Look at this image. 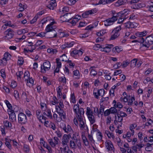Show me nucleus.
Instances as JSON below:
<instances>
[{
	"label": "nucleus",
	"instance_id": "de8ad7c7",
	"mask_svg": "<svg viewBox=\"0 0 153 153\" xmlns=\"http://www.w3.org/2000/svg\"><path fill=\"white\" fill-rule=\"evenodd\" d=\"M78 51L76 50H74L71 53V55L73 57H74L75 55L78 54Z\"/></svg>",
	"mask_w": 153,
	"mask_h": 153
},
{
	"label": "nucleus",
	"instance_id": "7c9ffc66",
	"mask_svg": "<svg viewBox=\"0 0 153 153\" xmlns=\"http://www.w3.org/2000/svg\"><path fill=\"white\" fill-rule=\"evenodd\" d=\"M5 141H6L5 145L9 149H10L11 147V145L10 143L9 142V140H8L7 138L5 139Z\"/></svg>",
	"mask_w": 153,
	"mask_h": 153
},
{
	"label": "nucleus",
	"instance_id": "a211bd4d",
	"mask_svg": "<svg viewBox=\"0 0 153 153\" xmlns=\"http://www.w3.org/2000/svg\"><path fill=\"white\" fill-rule=\"evenodd\" d=\"M94 91H96L98 93L97 94L99 96L102 97L104 94L105 91L103 89L98 90L97 89H94Z\"/></svg>",
	"mask_w": 153,
	"mask_h": 153
},
{
	"label": "nucleus",
	"instance_id": "37998d69",
	"mask_svg": "<svg viewBox=\"0 0 153 153\" xmlns=\"http://www.w3.org/2000/svg\"><path fill=\"white\" fill-rule=\"evenodd\" d=\"M121 63L118 62L117 64H114V68L116 69H118L121 66Z\"/></svg>",
	"mask_w": 153,
	"mask_h": 153
},
{
	"label": "nucleus",
	"instance_id": "aec40b11",
	"mask_svg": "<svg viewBox=\"0 0 153 153\" xmlns=\"http://www.w3.org/2000/svg\"><path fill=\"white\" fill-rule=\"evenodd\" d=\"M131 66L132 67L136 66L137 63V60L136 59H134L131 60Z\"/></svg>",
	"mask_w": 153,
	"mask_h": 153
},
{
	"label": "nucleus",
	"instance_id": "e2e57ef3",
	"mask_svg": "<svg viewBox=\"0 0 153 153\" xmlns=\"http://www.w3.org/2000/svg\"><path fill=\"white\" fill-rule=\"evenodd\" d=\"M10 110L11 111H12V112H17L19 111V108L17 106H15V107L14 108L13 107V110H12V109H11V110Z\"/></svg>",
	"mask_w": 153,
	"mask_h": 153
},
{
	"label": "nucleus",
	"instance_id": "a18cd8bd",
	"mask_svg": "<svg viewBox=\"0 0 153 153\" xmlns=\"http://www.w3.org/2000/svg\"><path fill=\"white\" fill-rule=\"evenodd\" d=\"M59 115L60 116L62 117L64 119H65V112H59V111L57 112Z\"/></svg>",
	"mask_w": 153,
	"mask_h": 153
},
{
	"label": "nucleus",
	"instance_id": "412c9836",
	"mask_svg": "<svg viewBox=\"0 0 153 153\" xmlns=\"http://www.w3.org/2000/svg\"><path fill=\"white\" fill-rule=\"evenodd\" d=\"M69 147L68 146H63V148L60 147V149L61 153H67V148H68Z\"/></svg>",
	"mask_w": 153,
	"mask_h": 153
},
{
	"label": "nucleus",
	"instance_id": "f8f14e48",
	"mask_svg": "<svg viewBox=\"0 0 153 153\" xmlns=\"http://www.w3.org/2000/svg\"><path fill=\"white\" fill-rule=\"evenodd\" d=\"M127 1V0H119L115 3V5L116 6L119 7L125 4Z\"/></svg>",
	"mask_w": 153,
	"mask_h": 153
},
{
	"label": "nucleus",
	"instance_id": "13d9d810",
	"mask_svg": "<svg viewBox=\"0 0 153 153\" xmlns=\"http://www.w3.org/2000/svg\"><path fill=\"white\" fill-rule=\"evenodd\" d=\"M10 55L8 53H4V57L3 58H5L6 59H7L8 60V58H10Z\"/></svg>",
	"mask_w": 153,
	"mask_h": 153
},
{
	"label": "nucleus",
	"instance_id": "ea45409f",
	"mask_svg": "<svg viewBox=\"0 0 153 153\" xmlns=\"http://www.w3.org/2000/svg\"><path fill=\"white\" fill-rule=\"evenodd\" d=\"M38 15H36L35 17L33 18V19L30 21V23L31 24L34 23L37 21V19L38 18Z\"/></svg>",
	"mask_w": 153,
	"mask_h": 153
},
{
	"label": "nucleus",
	"instance_id": "bf43d9fd",
	"mask_svg": "<svg viewBox=\"0 0 153 153\" xmlns=\"http://www.w3.org/2000/svg\"><path fill=\"white\" fill-rule=\"evenodd\" d=\"M147 8L151 12H153V5L151 4L150 6L148 5L147 7Z\"/></svg>",
	"mask_w": 153,
	"mask_h": 153
},
{
	"label": "nucleus",
	"instance_id": "603ef678",
	"mask_svg": "<svg viewBox=\"0 0 153 153\" xmlns=\"http://www.w3.org/2000/svg\"><path fill=\"white\" fill-rule=\"evenodd\" d=\"M41 111L39 110L37 111H36V115L37 117L38 118L39 120H41V117H42V116L40 114Z\"/></svg>",
	"mask_w": 153,
	"mask_h": 153
},
{
	"label": "nucleus",
	"instance_id": "7ed1b4c3",
	"mask_svg": "<svg viewBox=\"0 0 153 153\" xmlns=\"http://www.w3.org/2000/svg\"><path fill=\"white\" fill-rule=\"evenodd\" d=\"M54 26H51L50 25H48L47 26L45 29L46 33L51 32V33L53 34V35H51L49 36V38L56 37L57 36L56 32L54 30V28L53 27Z\"/></svg>",
	"mask_w": 153,
	"mask_h": 153
},
{
	"label": "nucleus",
	"instance_id": "f03ea898",
	"mask_svg": "<svg viewBox=\"0 0 153 153\" xmlns=\"http://www.w3.org/2000/svg\"><path fill=\"white\" fill-rule=\"evenodd\" d=\"M79 105L77 104L74 105L73 107L74 112L75 113L76 117L77 119L82 118L84 115V111L82 108H79Z\"/></svg>",
	"mask_w": 153,
	"mask_h": 153
},
{
	"label": "nucleus",
	"instance_id": "423d86ee",
	"mask_svg": "<svg viewBox=\"0 0 153 153\" xmlns=\"http://www.w3.org/2000/svg\"><path fill=\"white\" fill-rule=\"evenodd\" d=\"M50 67V62L49 61H46L45 62L43 63V65H41V72L43 73H45L46 71L49 70Z\"/></svg>",
	"mask_w": 153,
	"mask_h": 153
},
{
	"label": "nucleus",
	"instance_id": "cd10ccee",
	"mask_svg": "<svg viewBox=\"0 0 153 153\" xmlns=\"http://www.w3.org/2000/svg\"><path fill=\"white\" fill-rule=\"evenodd\" d=\"M104 107L103 105H101L99 109V111H98V114H103L104 112Z\"/></svg>",
	"mask_w": 153,
	"mask_h": 153
},
{
	"label": "nucleus",
	"instance_id": "4d7b16f0",
	"mask_svg": "<svg viewBox=\"0 0 153 153\" xmlns=\"http://www.w3.org/2000/svg\"><path fill=\"white\" fill-rule=\"evenodd\" d=\"M74 141H75V143H76L78 147L79 146V145L81 146V143L80 140L76 139V140Z\"/></svg>",
	"mask_w": 153,
	"mask_h": 153
},
{
	"label": "nucleus",
	"instance_id": "9d476101",
	"mask_svg": "<svg viewBox=\"0 0 153 153\" xmlns=\"http://www.w3.org/2000/svg\"><path fill=\"white\" fill-rule=\"evenodd\" d=\"M56 5L57 4L56 0H52L50 1L49 4L47 6V7L50 9L53 10Z\"/></svg>",
	"mask_w": 153,
	"mask_h": 153
},
{
	"label": "nucleus",
	"instance_id": "9b49d317",
	"mask_svg": "<svg viewBox=\"0 0 153 153\" xmlns=\"http://www.w3.org/2000/svg\"><path fill=\"white\" fill-rule=\"evenodd\" d=\"M106 147L107 149L109 150H114V148L112 143L111 141L107 142L106 144Z\"/></svg>",
	"mask_w": 153,
	"mask_h": 153
},
{
	"label": "nucleus",
	"instance_id": "6e6d98bb",
	"mask_svg": "<svg viewBox=\"0 0 153 153\" xmlns=\"http://www.w3.org/2000/svg\"><path fill=\"white\" fill-rule=\"evenodd\" d=\"M97 74V72L94 69H91L90 72V74L95 76Z\"/></svg>",
	"mask_w": 153,
	"mask_h": 153
},
{
	"label": "nucleus",
	"instance_id": "a19ab883",
	"mask_svg": "<svg viewBox=\"0 0 153 153\" xmlns=\"http://www.w3.org/2000/svg\"><path fill=\"white\" fill-rule=\"evenodd\" d=\"M59 80L60 82H63L65 84H66V79L65 77H60L59 78Z\"/></svg>",
	"mask_w": 153,
	"mask_h": 153
},
{
	"label": "nucleus",
	"instance_id": "3c124183",
	"mask_svg": "<svg viewBox=\"0 0 153 153\" xmlns=\"http://www.w3.org/2000/svg\"><path fill=\"white\" fill-rule=\"evenodd\" d=\"M89 12L88 11H86L83 13L82 14V17L84 18H86L88 17V16L89 14Z\"/></svg>",
	"mask_w": 153,
	"mask_h": 153
},
{
	"label": "nucleus",
	"instance_id": "2eb2a0df",
	"mask_svg": "<svg viewBox=\"0 0 153 153\" xmlns=\"http://www.w3.org/2000/svg\"><path fill=\"white\" fill-rule=\"evenodd\" d=\"M77 119L80 122V127L82 129L85 127V125L83 120V118L80 117V118Z\"/></svg>",
	"mask_w": 153,
	"mask_h": 153
},
{
	"label": "nucleus",
	"instance_id": "b1692460",
	"mask_svg": "<svg viewBox=\"0 0 153 153\" xmlns=\"http://www.w3.org/2000/svg\"><path fill=\"white\" fill-rule=\"evenodd\" d=\"M48 141L52 147L54 148L55 147L56 144H55L54 142L53 139H49L48 140Z\"/></svg>",
	"mask_w": 153,
	"mask_h": 153
},
{
	"label": "nucleus",
	"instance_id": "58836bf2",
	"mask_svg": "<svg viewBox=\"0 0 153 153\" xmlns=\"http://www.w3.org/2000/svg\"><path fill=\"white\" fill-rule=\"evenodd\" d=\"M137 40L138 42L143 43V44L145 42V40L143 37H139Z\"/></svg>",
	"mask_w": 153,
	"mask_h": 153
},
{
	"label": "nucleus",
	"instance_id": "473e14b6",
	"mask_svg": "<svg viewBox=\"0 0 153 153\" xmlns=\"http://www.w3.org/2000/svg\"><path fill=\"white\" fill-rule=\"evenodd\" d=\"M7 60L8 59H6L5 58H3L2 59H0V61L2 63V64L3 65H5L6 64Z\"/></svg>",
	"mask_w": 153,
	"mask_h": 153
},
{
	"label": "nucleus",
	"instance_id": "c756f323",
	"mask_svg": "<svg viewBox=\"0 0 153 153\" xmlns=\"http://www.w3.org/2000/svg\"><path fill=\"white\" fill-rule=\"evenodd\" d=\"M5 102L8 109L11 110V109H12V107L9 102L8 100H6L5 101Z\"/></svg>",
	"mask_w": 153,
	"mask_h": 153
},
{
	"label": "nucleus",
	"instance_id": "c9c22d12",
	"mask_svg": "<svg viewBox=\"0 0 153 153\" xmlns=\"http://www.w3.org/2000/svg\"><path fill=\"white\" fill-rule=\"evenodd\" d=\"M59 58H57L56 59V63L57 64L56 67L60 68L61 67L62 64L61 62L59 61Z\"/></svg>",
	"mask_w": 153,
	"mask_h": 153
},
{
	"label": "nucleus",
	"instance_id": "20e7f679",
	"mask_svg": "<svg viewBox=\"0 0 153 153\" xmlns=\"http://www.w3.org/2000/svg\"><path fill=\"white\" fill-rule=\"evenodd\" d=\"M153 44V35H152L146 37L145 39V42L143 46L147 48L149 47L150 45Z\"/></svg>",
	"mask_w": 153,
	"mask_h": 153
},
{
	"label": "nucleus",
	"instance_id": "338daca9",
	"mask_svg": "<svg viewBox=\"0 0 153 153\" xmlns=\"http://www.w3.org/2000/svg\"><path fill=\"white\" fill-rule=\"evenodd\" d=\"M19 6L20 7L19 8V9H20L19 11L20 12H22V11H23V10H24V5L23 7H22V4L21 3H20V4H19Z\"/></svg>",
	"mask_w": 153,
	"mask_h": 153
},
{
	"label": "nucleus",
	"instance_id": "5fc2aeb1",
	"mask_svg": "<svg viewBox=\"0 0 153 153\" xmlns=\"http://www.w3.org/2000/svg\"><path fill=\"white\" fill-rule=\"evenodd\" d=\"M47 33L46 32H41L40 33H38L36 35V36H39L41 37H44L45 36V34Z\"/></svg>",
	"mask_w": 153,
	"mask_h": 153
},
{
	"label": "nucleus",
	"instance_id": "bb28decb",
	"mask_svg": "<svg viewBox=\"0 0 153 153\" xmlns=\"http://www.w3.org/2000/svg\"><path fill=\"white\" fill-rule=\"evenodd\" d=\"M102 47L100 44H96L94 45L93 47V49L95 50H98L99 48H102Z\"/></svg>",
	"mask_w": 153,
	"mask_h": 153
},
{
	"label": "nucleus",
	"instance_id": "a878e982",
	"mask_svg": "<svg viewBox=\"0 0 153 153\" xmlns=\"http://www.w3.org/2000/svg\"><path fill=\"white\" fill-rule=\"evenodd\" d=\"M70 147L72 148H76V145L75 143L74 140H71L70 142Z\"/></svg>",
	"mask_w": 153,
	"mask_h": 153
},
{
	"label": "nucleus",
	"instance_id": "39448f33",
	"mask_svg": "<svg viewBox=\"0 0 153 153\" xmlns=\"http://www.w3.org/2000/svg\"><path fill=\"white\" fill-rule=\"evenodd\" d=\"M18 123L22 124H25L27 122L26 116L23 113H19L18 115Z\"/></svg>",
	"mask_w": 153,
	"mask_h": 153
},
{
	"label": "nucleus",
	"instance_id": "f3484780",
	"mask_svg": "<svg viewBox=\"0 0 153 153\" xmlns=\"http://www.w3.org/2000/svg\"><path fill=\"white\" fill-rule=\"evenodd\" d=\"M88 117L90 122V123L91 124H93L95 122V120L94 117L93 115L88 116Z\"/></svg>",
	"mask_w": 153,
	"mask_h": 153
},
{
	"label": "nucleus",
	"instance_id": "09e8293b",
	"mask_svg": "<svg viewBox=\"0 0 153 153\" xmlns=\"http://www.w3.org/2000/svg\"><path fill=\"white\" fill-rule=\"evenodd\" d=\"M24 149L25 152H28L29 149V146L26 144H24Z\"/></svg>",
	"mask_w": 153,
	"mask_h": 153
},
{
	"label": "nucleus",
	"instance_id": "6e6552de",
	"mask_svg": "<svg viewBox=\"0 0 153 153\" xmlns=\"http://www.w3.org/2000/svg\"><path fill=\"white\" fill-rule=\"evenodd\" d=\"M13 31L10 29H8L6 31L4 32V34L6 35L5 37L9 39L12 38L13 36V34L12 33Z\"/></svg>",
	"mask_w": 153,
	"mask_h": 153
},
{
	"label": "nucleus",
	"instance_id": "6ab92c4d",
	"mask_svg": "<svg viewBox=\"0 0 153 153\" xmlns=\"http://www.w3.org/2000/svg\"><path fill=\"white\" fill-rule=\"evenodd\" d=\"M86 109L87 111L86 114L87 115V117L93 115V112L89 107H87Z\"/></svg>",
	"mask_w": 153,
	"mask_h": 153
},
{
	"label": "nucleus",
	"instance_id": "052dcab7",
	"mask_svg": "<svg viewBox=\"0 0 153 153\" xmlns=\"http://www.w3.org/2000/svg\"><path fill=\"white\" fill-rule=\"evenodd\" d=\"M122 72V71L121 70H117L115 71L114 73V75L116 76L119 74H121Z\"/></svg>",
	"mask_w": 153,
	"mask_h": 153
},
{
	"label": "nucleus",
	"instance_id": "49530a36",
	"mask_svg": "<svg viewBox=\"0 0 153 153\" xmlns=\"http://www.w3.org/2000/svg\"><path fill=\"white\" fill-rule=\"evenodd\" d=\"M89 12L88 13L89 14H93L96 13L97 12V10L95 9H92L88 11Z\"/></svg>",
	"mask_w": 153,
	"mask_h": 153
},
{
	"label": "nucleus",
	"instance_id": "72a5a7b5",
	"mask_svg": "<svg viewBox=\"0 0 153 153\" xmlns=\"http://www.w3.org/2000/svg\"><path fill=\"white\" fill-rule=\"evenodd\" d=\"M4 126L6 127H9L11 126V124L7 120L4 121Z\"/></svg>",
	"mask_w": 153,
	"mask_h": 153
},
{
	"label": "nucleus",
	"instance_id": "69168bd1",
	"mask_svg": "<svg viewBox=\"0 0 153 153\" xmlns=\"http://www.w3.org/2000/svg\"><path fill=\"white\" fill-rule=\"evenodd\" d=\"M61 86L58 87V90L57 91V94L59 96H61L62 95V93L61 91Z\"/></svg>",
	"mask_w": 153,
	"mask_h": 153
},
{
	"label": "nucleus",
	"instance_id": "2f4dec72",
	"mask_svg": "<svg viewBox=\"0 0 153 153\" xmlns=\"http://www.w3.org/2000/svg\"><path fill=\"white\" fill-rule=\"evenodd\" d=\"M122 50L121 48H119L118 46H116L113 48V51L118 53L120 52Z\"/></svg>",
	"mask_w": 153,
	"mask_h": 153
},
{
	"label": "nucleus",
	"instance_id": "dca6fc26",
	"mask_svg": "<svg viewBox=\"0 0 153 153\" xmlns=\"http://www.w3.org/2000/svg\"><path fill=\"white\" fill-rule=\"evenodd\" d=\"M125 27L128 28H134V25L132 22H129L125 23Z\"/></svg>",
	"mask_w": 153,
	"mask_h": 153
},
{
	"label": "nucleus",
	"instance_id": "4468645a",
	"mask_svg": "<svg viewBox=\"0 0 153 153\" xmlns=\"http://www.w3.org/2000/svg\"><path fill=\"white\" fill-rule=\"evenodd\" d=\"M147 34V32L146 31L138 32L136 33L135 35L137 37H143L145 36Z\"/></svg>",
	"mask_w": 153,
	"mask_h": 153
},
{
	"label": "nucleus",
	"instance_id": "c85d7f7f",
	"mask_svg": "<svg viewBox=\"0 0 153 153\" xmlns=\"http://www.w3.org/2000/svg\"><path fill=\"white\" fill-rule=\"evenodd\" d=\"M115 108H121L123 107V105L120 102H118L117 104H114V105Z\"/></svg>",
	"mask_w": 153,
	"mask_h": 153
},
{
	"label": "nucleus",
	"instance_id": "0e129e2a",
	"mask_svg": "<svg viewBox=\"0 0 153 153\" xmlns=\"http://www.w3.org/2000/svg\"><path fill=\"white\" fill-rule=\"evenodd\" d=\"M53 140L54 142L55 143V144L57 145L58 144V141L59 139L57 137H54L53 138Z\"/></svg>",
	"mask_w": 153,
	"mask_h": 153
},
{
	"label": "nucleus",
	"instance_id": "f704fd0d",
	"mask_svg": "<svg viewBox=\"0 0 153 153\" xmlns=\"http://www.w3.org/2000/svg\"><path fill=\"white\" fill-rule=\"evenodd\" d=\"M82 139H83V142H84L85 145L86 146H88L89 144V143H88V142L86 137L85 136H83L82 137Z\"/></svg>",
	"mask_w": 153,
	"mask_h": 153
},
{
	"label": "nucleus",
	"instance_id": "4c0bfd02",
	"mask_svg": "<svg viewBox=\"0 0 153 153\" xmlns=\"http://www.w3.org/2000/svg\"><path fill=\"white\" fill-rule=\"evenodd\" d=\"M45 148H46L48 150V151L50 153H52V151L51 148L50 146H48L47 143L44 146Z\"/></svg>",
	"mask_w": 153,
	"mask_h": 153
},
{
	"label": "nucleus",
	"instance_id": "f257e3e1",
	"mask_svg": "<svg viewBox=\"0 0 153 153\" xmlns=\"http://www.w3.org/2000/svg\"><path fill=\"white\" fill-rule=\"evenodd\" d=\"M128 14V13H127L126 12L124 13H122V12H119L116 15H114L111 18L108 19L104 21L103 22L104 25L106 26H108L113 25V23L117 19V17H118V16H121L123 18L124 20H125L128 17V16H126V15Z\"/></svg>",
	"mask_w": 153,
	"mask_h": 153
},
{
	"label": "nucleus",
	"instance_id": "c03bdc74",
	"mask_svg": "<svg viewBox=\"0 0 153 153\" xmlns=\"http://www.w3.org/2000/svg\"><path fill=\"white\" fill-rule=\"evenodd\" d=\"M98 133L99 134L97 135V139L99 141L102 140V133L100 132H98Z\"/></svg>",
	"mask_w": 153,
	"mask_h": 153
},
{
	"label": "nucleus",
	"instance_id": "680f3d73",
	"mask_svg": "<svg viewBox=\"0 0 153 153\" xmlns=\"http://www.w3.org/2000/svg\"><path fill=\"white\" fill-rule=\"evenodd\" d=\"M68 4L70 5H72L75 3L74 0H69L68 1Z\"/></svg>",
	"mask_w": 153,
	"mask_h": 153
},
{
	"label": "nucleus",
	"instance_id": "0eeeda50",
	"mask_svg": "<svg viewBox=\"0 0 153 153\" xmlns=\"http://www.w3.org/2000/svg\"><path fill=\"white\" fill-rule=\"evenodd\" d=\"M60 17L62 18L63 22H69L73 18V15L71 13H67Z\"/></svg>",
	"mask_w": 153,
	"mask_h": 153
},
{
	"label": "nucleus",
	"instance_id": "e433bc0d",
	"mask_svg": "<svg viewBox=\"0 0 153 153\" xmlns=\"http://www.w3.org/2000/svg\"><path fill=\"white\" fill-rule=\"evenodd\" d=\"M130 61L128 60H126V61H124L123 64V66L124 67H126L128 64L130 63Z\"/></svg>",
	"mask_w": 153,
	"mask_h": 153
},
{
	"label": "nucleus",
	"instance_id": "8fccbe9b",
	"mask_svg": "<svg viewBox=\"0 0 153 153\" xmlns=\"http://www.w3.org/2000/svg\"><path fill=\"white\" fill-rule=\"evenodd\" d=\"M1 76L4 78V77H5L6 75H5V70L4 69H2L1 70Z\"/></svg>",
	"mask_w": 153,
	"mask_h": 153
},
{
	"label": "nucleus",
	"instance_id": "5701e85b",
	"mask_svg": "<svg viewBox=\"0 0 153 153\" xmlns=\"http://www.w3.org/2000/svg\"><path fill=\"white\" fill-rule=\"evenodd\" d=\"M108 45L105 47V49H108V50H105V52L107 53L111 51V48L113 46L112 44Z\"/></svg>",
	"mask_w": 153,
	"mask_h": 153
},
{
	"label": "nucleus",
	"instance_id": "79ce46f5",
	"mask_svg": "<svg viewBox=\"0 0 153 153\" xmlns=\"http://www.w3.org/2000/svg\"><path fill=\"white\" fill-rule=\"evenodd\" d=\"M46 112L47 113V116L51 118L52 117V114L51 110L49 109H47L46 110Z\"/></svg>",
	"mask_w": 153,
	"mask_h": 153
},
{
	"label": "nucleus",
	"instance_id": "864d4df0",
	"mask_svg": "<svg viewBox=\"0 0 153 153\" xmlns=\"http://www.w3.org/2000/svg\"><path fill=\"white\" fill-rule=\"evenodd\" d=\"M23 74L22 71H20L16 73V75L18 77H19L20 79H21V76Z\"/></svg>",
	"mask_w": 153,
	"mask_h": 153
},
{
	"label": "nucleus",
	"instance_id": "393cba45",
	"mask_svg": "<svg viewBox=\"0 0 153 153\" xmlns=\"http://www.w3.org/2000/svg\"><path fill=\"white\" fill-rule=\"evenodd\" d=\"M111 114H115L117 112V110L114 107H112L109 109Z\"/></svg>",
	"mask_w": 153,
	"mask_h": 153
},
{
	"label": "nucleus",
	"instance_id": "774afa93",
	"mask_svg": "<svg viewBox=\"0 0 153 153\" xmlns=\"http://www.w3.org/2000/svg\"><path fill=\"white\" fill-rule=\"evenodd\" d=\"M111 114L109 109H107L104 112V114L105 116H108L109 114Z\"/></svg>",
	"mask_w": 153,
	"mask_h": 153
},
{
	"label": "nucleus",
	"instance_id": "4be33fe9",
	"mask_svg": "<svg viewBox=\"0 0 153 153\" xmlns=\"http://www.w3.org/2000/svg\"><path fill=\"white\" fill-rule=\"evenodd\" d=\"M120 35L117 31L115 32L112 35L110 39V40H114L117 38Z\"/></svg>",
	"mask_w": 153,
	"mask_h": 153
},
{
	"label": "nucleus",
	"instance_id": "1a4fd4ad",
	"mask_svg": "<svg viewBox=\"0 0 153 153\" xmlns=\"http://www.w3.org/2000/svg\"><path fill=\"white\" fill-rule=\"evenodd\" d=\"M67 135L64 134L62 139V143L63 146H68L67 144L69 141Z\"/></svg>",
	"mask_w": 153,
	"mask_h": 153
},
{
	"label": "nucleus",
	"instance_id": "ddd939ff",
	"mask_svg": "<svg viewBox=\"0 0 153 153\" xmlns=\"http://www.w3.org/2000/svg\"><path fill=\"white\" fill-rule=\"evenodd\" d=\"M11 113L9 114V118L11 119V121L13 122L16 120V114L14 112L10 111Z\"/></svg>",
	"mask_w": 153,
	"mask_h": 153
}]
</instances>
